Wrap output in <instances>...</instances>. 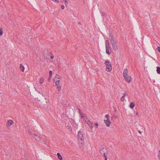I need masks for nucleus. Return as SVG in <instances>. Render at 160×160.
I'll return each instance as SVG.
<instances>
[{
    "mask_svg": "<svg viewBox=\"0 0 160 160\" xmlns=\"http://www.w3.org/2000/svg\"><path fill=\"white\" fill-rule=\"evenodd\" d=\"M105 118H107L106 120H104V122L106 124L107 126L109 127L110 126L111 122L110 120V117L108 114H106L105 115Z\"/></svg>",
    "mask_w": 160,
    "mask_h": 160,
    "instance_id": "4",
    "label": "nucleus"
},
{
    "mask_svg": "<svg viewBox=\"0 0 160 160\" xmlns=\"http://www.w3.org/2000/svg\"><path fill=\"white\" fill-rule=\"evenodd\" d=\"M13 123L14 122L12 120H8L6 124L7 127L8 128L10 126L12 125Z\"/></svg>",
    "mask_w": 160,
    "mask_h": 160,
    "instance_id": "7",
    "label": "nucleus"
},
{
    "mask_svg": "<svg viewBox=\"0 0 160 160\" xmlns=\"http://www.w3.org/2000/svg\"><path fill=\"white\" fill-rule=\"evenodd\" d=\"M44 78H41L39 80V82L40 83H42L43 82Z\"/></svg>",
    "mask_w": 160,
    "mask_h": 160,
    "instance_id": "21",
    "label": "nucleus"
},
{
    "mask_svg": "<svg viewBox=\"0 0 160 160\" xmlns=\"http://www.w3.org/2000/svg\"><path fill=\"white\" fill-rule=\"evenodd\" d=\"M78 140L79 142L81 144V146H82L84 143L83 134L82 132L79 131L78 133Z\"/></svg>",
    "mask_w": 160,
    "mask_h": 160,
    "instance_id": "2",
    "label": "nucleus"
},
{
    "mask_svg": "<svg viewBox=\"0 0 160 160\" xmlns=\"http://www.w3.org/2000/svg\"><path fill=\"white\" fill-rule=\"evenodd\" d=\"M158 156L160 160V150L159 151Z\"/></svg>",
    "mask_w": 160,
    "mask_h": 160,
    "instance_id": "32",
    "label": "nucleus"
},
{
    "mask_svg": "<svg viewBox=\"0 0 160 160\" xmlns=\"http://www.w3.org/2000/svg\"><path fill=\"white\" fill-rule=\"evenodd\" d=\"M138 132H139V133H140V134H141V133H142V132H141V131H139H139H138Z\"/></svg>",
    "mask_w": 160,
    "mask_h": 160,
    "instance_id": "36",
    "label": "nucleus"
},
{
    "mask_svg": "<svg viewBox=\"0 0 160 160\" xmlns=\"http://www.w3.org/2000/svg\"><path fill=\"white\" fill-rule=\"evenodd\" d=\"M33 136H34V138H35L36 140L39 141L40 140L41 138L39 136H38L36 134H33Z\"/></svg>",
    "mask_w": 160,
    "mask_h": 160,
    "instance_id": "14",
    "label": "nucleus"
},
{
    "mask_svg": "<svg viewBox=\"0 0 160 160\" xmlns=\"http://www.w3.org/2000/svg\"><path fill=\"white\" fill-rule=\"evenodd\" d=\"M3 32L2 28H0V35H1L2 34Z\"/></svg>",
    "mask_w": 160,
    "mask_h": 160,
    "instance_id": "23",
    "label": "nucleus"
},
{
    "mask_svg": "<svg viewBox=\"0 0 160 160\" xmlns=\"http://www.w3.org/2000/svg\"><path fill=\"white\" fill-rule=\"evenodd\" d=\"M104 157V158H105V160H107V156H105V157Z\"/></svg>",
    "mask_w": 160,
    "mask_h": 160,
    "instance_id": "34",
    "label": "nucleus"
},
{
    "mask_svg": "<svg viewBox=\"0 0 160 160\" xmlns=\"http://www.w3.org/2000/svg\"><path fill=\"white\" fill-rule=\"evenodd\" d=\"M50 76H51L52 74V71L50 70L49 72Z\"/></svg>",
    "mask_w": 160,
    "mask_h": 160,
    "instance_id": "28",
    "label": "nucleus"
},
{
    "mask_svg": "<svg viewBox=\"0 0 160 160\" xmlns=\"http://www.w3.org/2000/svg\"><path fill=\"white\" fill-rule=\"evenodd\" d=\"M105 64L106 66V71L108 72H110L112 69V66L110 62L108 60L105 62Z\"/></svg>",
    "mask_w": 160,
    "mask_h": 160,
    "instance_id": "3",
    "label": "nucleus"
},
{
    "mask_svg": "<svg viewBox=\"0 0 160 160\" xmlns=\"http://www.w3.org/2000/svg\"><path fill=\"white\" fill-rule=\"evenodd\" d=\"M157 72L158 74H160V67H157Z\"/></svg>",
    "mask_w": 160,
    "mask_h": 160,
    "instance_id": "20",
    "label": "nucleus"
},
{
    "mask_svg": "<svg viewBox=\"0 0 160 160\" xmlns=\"http://www.w3.org/2000/svg\"><path fill=\"white\" fill-rule=\"evenodd\" d=\"M105 150V149L104 148H102L100 150V153L101 155H103L104 157L107 156L106 155L108 153V152H106Z\"/></svg>",
    "mask_w": 160,
    "mask_h": 160,
    "instance_id": "5",
    "label": "nucleus"
},
{
    "mask_svg": "<svg viewBox=\"0 0 160 160\" xmlns=\"http://www.w3.org/2000/svg\"><path fill=\"white\" fill-rule=\"evenodd\" d=\"M80 117L81 118H83L85 122L87 120H88V119L87 118V117L86 116V114H85L82 113H81V114H80Z\"/></svg>",
    "mask_w": 160,
    "mask_h": 160,
    "instance_id": "11",
    "label": "nucleus"
},
{
    "mask_svg": "<svg viewBox=\"0 0 160 160\" xmlns=\"http://www.w3.org/2000/svg\"><path fill=\"white\" fill-rule=\"evenodd\" d=\"M157 50H158L159 52H160V47H158L157 48Z\"/></svg>",
    "mask_w": 160,
    "mask_h": 160,
    "instance_id": "27",
    "label": "nucleus"
},
{
    "mask_svg": "<svg viewBox=\"0 0 160 160\" xmlns=\"http://www.w3.org/2000/svg\"><path fill=\"white\" fill-rule=\"evenodd\" d=\"M61 8L62 9H63L64 8V6L63 5L61 6Z\"/></svg>",
    "mask_w": 160,
    "mask_h": 160,
    "instance_id": "29",
    "label": "nucleus"
},
{
    "mask_svg": "<svg viewBox=\"0 0 160 160\" xmlns=\"http://www.w3.org/2000/svg\"><path fill=\"white\" fill-rule=\"evenodd\" d=\"M102 16H104L105 15V14L103 12H102Z\"/></svg>",
    "mask_w": 160,
    "mask_h": 160,
    "instance_id": "35",
    "label": "nucleus"
},
{
    "mask_svg": "<svg viewBox=\"0 0 160 160\" xmlns=\"http://www.w3.org/2000/svg\"><path fill=\"white\" fill-rule=\"evenodd\" d=\"M58 90V91H60L61 90V87L59 84V82H55Z\"/></svg>",
    "mask_w": 160,
    "mask_h": 160,
    "instance_id": "10",
    "label": "nucleus"
},
{
    "mask_svg": "<svg viewBox=\"0 0 160 160\" xmlns=\"http://www.w3.org/2000/svg\"><path fill=\"white\" fill-rule=\"evenodd\" d=\"M128 70L127 69H125L124 70L123 72V77H125V76L128 75Z\"/></svg>",
    "mask_w": 160,
    "mask_h": 160,
    "instance_id": "13",
    "label": "nucleus"
},
{
    "mask_svg": "<svg viewBox=\"0 0 160 160\" xmlns=\"http://www.w3.org/2000/svg\"><path fill=\"white\" fill-rule=\"evenodd\" d=\"M125 80L128 82H130L132 78L130 76L127 75L125 77H124Z\"/></svg>",
    "mask_w": 160,
    "mask_h": 160,
    "instance_id": "9",
    "label": "nucleus"
},
{
    "mask_svg": "<svg viewBox=\"0 0 160 160\" xmlns=\"http://www.w3.org/2000/svg\"><path fill=\"white\" fill-rule=\"evenodd\" d=\"M86 123L88 125L90 128L92 129L93 128V123L90 122L88 119L86 121Z\"/></svg>",
    "mask_w": 160,
    "mask_h": 160,
    "instance_id": "6",
    "label": "nucleus"
},
{
    "mask_svg": "<svg viewBox=\"0 0 160 160\" xmlns=\"http://www.w3.org/2000/svg\"><path fill=\"white\" fill-rule=\"evenodd\" d=\"M60 78V76L58 74H56L54 78V82H59L60 80L59 79Z\"/></svg>",
    "mask_w": 160,
    "mask_h": 160,
    "instance_id": "8",
    "label": "nucleus"
},
{
    "mask_svg": "<svg viewBox=\"0 0 160 160\" xmlns=\"http://www.w3.org/2000/svg\"><path fill=\"white\" fill-rule=\"evenodd\" d=\"M51 79V76H50L48 78V81H49Z\"/></svg>",
    "mask_w": 160,
    "mask_h": 160,
    "instance_id": "33",
    "label": "nucleus"
},
{
    "mask_svg": "<svg viewBox=\"0 0 160 160\" xmlns=\"http://www.w3.org/2000/svg\"><path fill=\"white\" fill-rule=\"evenodd\" d=\"M110 47L109 42L108 40H106L105 42V47Z\"/></svg>",
    "mask_w": 160,
    "mask_h": 160,
    "instance_id": "18",
    "label": "nucleus"
},
{
    "mask_svg": "<svg viewBox=\"0 0 160 160\" xmlns=\"http://www.w3.org/2000/svg\"><path fill=\"white\" fill-rule=\"evenodd\" d=\"M29 133V134L31 135H32L33 136V137H34V136H33V134L31 132H28Z\"/></svg>",
    "mask_w": 160,
    "mask_h": 160,
    "instance_id": "26",
    "label": "nucleus"
},
{
    "mask_svg": "<svg viewBox=\"0 0 160 160\" xmlns=\"http://www.w3.org/2000/svg\"><path fill=\"white\" fill-rule=\"evenodd\" d=\"M136 114L137 115H138V112H137L136 113Z\"/></svg>",
    "mask_w": 160,
    "mask_h": 160,
    "instance_id": "37",
    "label": "nucleus"
},
{
    "mask_svg": "<svg viewBox=\"0 0 160 160\" xmlns=\"http://www.w3.org/2000/svg\"><path fill=\"white\" fill-rule=\"evenodd\" d=\"M52 1L54 2H56L57 3H58L59 2L58 0H52Z\"/></svg>",
    "mask_w": 160,
    "mask_h": 160,
    "instance_id": "25",
    "label": "nucleus"
},
{
    "mask_svg": "<svg viewBox=\"0 0 160 160\" xmlns=\"http://www.w3.org/2000/svg\"><path fill=\"white\" fill-rule=\"evenodd\" d=\"M106 53L108 54H110L111 53V51L110 47H106Z\"/></svg>",
    "mask_w": 160,
    "mask_h": 160,
    "instance_id": "12",
    "label": "nucleus"
},
{
    "mask_svg": "<svg viewBox=\"0 0 160 160\" xmlns=\"http://www.w3.org/2000/svg\"><path fill=\"white\" fill-rule=\"evenodd\" d=\"M78 112H79V113H80V114H81V113H82L81 111V109L79 108L78 109Z\"/></svg>",
    "mask_w": 160,
    "mask_h": 160,
    "instance_id": "31",
    "label": "nucleus"
},
{
    "mask_svg": "<svg viewBox=\"0 0 160 160\" xmlns=\"http://www.w3.org/2000/svg\"><path fill=\"white\" fill-rule=\"evenodd\" d=\"M65 2H64V4H65V5H68V0H63Z\"/></svg>",
    "mask_w": 160,
    "mask_h": 160,
    "instance_id": "22",
    "label": "nucleus"
},
{
    "mask_svg": "<svg viewBox=\"0 0 160 160\" xmlns=\"http://www.w3.org/2000/svg\"><path fill=\"white\" fill-rule=\"evenodd\" d=\"M20 70L22 72H23L24 71V68L23 66H22V64H20Z\"/></svg>",
    "mask_w": 160,
    "mask_h": 160,
    "instance_id": "15",
    "label": "nucleus"
},
{
    "mask_svg": "<svg viewBox=\"0 0 160 160\" xmlns=\"http://www.w3.org/2000/svg\"><path fill=\"white\" fill-rule=\"evenodd\" d=\"M135 104L134 102H131V103H130V107L131 108L133 109V108L135 107Z\"/></svg>",
    "mask_w": 160,
    "mask_h": 160,
    "instance_id": "16",
    "label": "nucleus"
},
{
    "mask_svg": "<svg viewBox=\"0 0 160 160\" xmlns=\"http://www.w3.org/2000/svg\"><path fill=\"white\" fill-rule=\"evenodd\" d=\"M51 55L50 56V58L52 59H53L54 58V56L51 53H50Z\"/></svg>",
    "mask_w": 160,
    "mask_h": 160,
    "instance_id": "24",
    "label": "nucleus"
},
{
    "mask_svg": "<svg viewBox=\"0 0 160 160\" xmlns=\"http://www.w3.org/2000/svg\"><path fill=\"white\" fill-rule=\"evenodd\" d=\"M95 124V126H96L97 128V127H98V123H96H96H95V124Z\"/></svg>",
    "mask_w": 160,
    "mask_h": 160,
    "instance_id": "30",
    "label": "nucleus"
},
{
    "mask_svg": "<svg viewBox=\"0 0 160 160\" xmlns=\"http://www.w3.org/2000/svg\"><path fill=\"white\" fill-rule=\"evenodd\" d=\"M48 102V100L46 102V103H47Z\"/></svg>",
    "mask_w": 160,
    "mask_h": 160,
    "instance_id": "38",
    "label": "nucleus"
},
{
    "mask_svg": "<svg viewBox=\"0 0 160 160\" xmlns=\"http://www.w3.org/2000/svg\"><path fill=\"white\" fill-rule=\"evenodd\" d=\"M126 92H125L123 95V96L121 98V100L122 101H123L124 100L125 97L126 96Z\"/></svg>",
    "mask_w": 160,
    "mask_h": 160,
    "instance_id": "19",
    "label": "nucleus"
},
{
    "mask_svg": "<svg viewBox=\"0 0 160 160\" xmlns=\"http://www.w3.org/2000/svg\"><path fill=\"white\" fill-rule=\"evenodd\" d=\"M109 39L110 41V43L111 44L113 49L114 51H117L118 49V47L117 45V41L115 40L114 37L113 35L111 34H110Z\"/></svg>",
    "mask_w": 160,
    "mask_h": 160,
    "instance_id": "1",
    "label": "nucleus"
},
{
    "mask_svg": "<svg viewBox=\"0 0 160 160\" xmlns=\"http://www.w3.org/2000/svg\"><path fill=\"white\" fill-rule=\"evenodd\" d=\"M57 155L58 157V158L60 160H62V157L61 155H60V153H57Z\"/></svg>",
    "mask_w": 160,
    "mask_h": 160,
    "instance_id": "17",
    "label": "nucleus"
}]
</instances>
